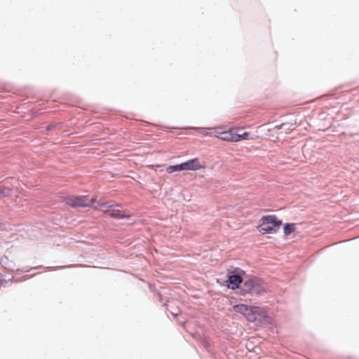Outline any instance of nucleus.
Segmentation results:
<instances>
[{
	"label": "nucleus",
	"mask_w": 359,
	"mask_h": 359,
	"mask_svg": "<svg viewBox=\"0 0 359 359\" xmlns=\"http://www.w3.org/2000/svg\"><path fill=\"white\" fill-rule=\"evenodd\" d=\"M239 289L241 294L243 296L247 294L261 295L266 292L263 281L258 278H250L245 280L243 285H241Z\"/></svg>",
	"instance_id": "obj_1"
},
{
	"label": "nucleus",
	"mask_w": 359,
	"mask_h": 359,
	"mask_svg": "<svg viewBox=\"0 0 359 359\" xmlns=\"http://www.w3.org/2000/svg\"><path fill=\"white\" fill-rule=\"evenodd\" d=\"M282 224V221L276 215H266L262 217L258 230L262 233H275Z\"/></svg>",
	"instance_id": "obj_2"
},
{
	"label": "nucleus",
	"mask_w": 359,
	"mask_h": 359,
	"mask_svg": "<svg viewBox=\"0 0 359 359\" xmlns=\"http://www.w3.org/2000/svg\"><path fill=\"white\" fill-rule=\"evenodd\" d=\"M245 271L239 268H235L233 270L228 271L225 285L231 290L239 289L243 283V275Z\"/></svg>",
	"instance_id": "obj_3"
},
{
	"label": "nucleus",
	"mask_w": 359,
	"mask_h": 359,
	"mask_svg": "<svg viewBox=\"0 0 359 359\" xmlns=\"http://www.w3.org/2000/svg\"><path fill=\"white\" fill-rule=\"evenodd\" d=\"M202 168L199 160L197 158L188 160L185 162L173 165H169L166 168L168 173H172L174 172L182 170H197Z\"/></svg>",
	"instance_id": "obj_4"
},
{
	"label": "nucleus",
	"mask_w": 359,
	"mask_h": 359,
	"mask_svg": "<svg viewBox=\"0 0 359 359\" xmlns=\"http://www.w3.org/2000/svg\"><path fill=\"white\" fill-rule=\"evenodd\" d=\"M67 204L72 208H85L91 206L95 202V198H88L87 196H77L67 197L65 199Z\"/></svg>",
	"instance_id": "obj_5"
},
{
	"label": "nucleus",
	"mask_w": 359,
	"mask_h": 359,
	"mask_svg": "<svg viewBox=\"0 0 359 359\" xmlns=\"http://www.w3.org/2000/svg\"><path fill=\"white\" fill-rule=\"evenodd\" d=\"M118 205H107V204L102 205V207H107L108 209L105 211V214L112 218L116 219H129L130 215L126 214L123 210L117 208Z\"/></svg>",
	"instance_id": "obj_6"
},
{
	"label": "nucleus",
	"mask_w": 359,
	"mask_h": 359,
	"mask_svg": "<svg viewBox=\"0 0 359 359\" xmlns=\"http://www.w3.org/2000/svg\"><path fill=\"white\" fill-rule=\"evenodd\" d=\"M250 310V314H252V319L249 320V322L261 323L263 320L268 318V315L266 311L264 310V309L262 307L251 306Z\"/></svg>",
	"instance_id": "obj_7"
},
{
	"label": "nucleus",
	"mask_w": 359,
	"mask_h": 359,
	"mask_svg": "<svg viewBox=\"0 0 359 359\" xmlns=\"http://www.w3.org/2000/svg\"><path fill=\"white\" fill-rule=\"evenodd\" d=\"M251 306H248L243 304H236L233 306V310L236 313H241L245 316L246 319L249 321V320L252 319V314H250L251 311Z\"/></svg>",
	"instance_id": "obj_8"
},
{
	"label": "nucleus",
	"mask_w": 359,
	"mask_h": 359,
	"mask_svg": "<svg viewBox=\"0 0 359 359\" xmlns=\"http://www.w3.org/2000/svg\"><path fill=\"white\" fill-rule=\"evenodd\" d=\"M217 137L222 140L229 142H237V140H238V137H237V136L235 137L234 129L233 128L229 129L227 131L220 133Z\"/></svg>",
	"instance_id": "obj_9"
},
{
	"label": "nucleus",
	"mask_w": 359,
	"mask_h": 359,
	"mask_svg": "<svg viewBox=\"0 0 359 359\" xmlns=\"http://www.w3.org/2000/svg\"><path fill=\"white\" fill-rule=\"evenodd\" d=\"M295 231V224L285 223L283 225V233L285 236H289Z\"/></svg>",
	"instance_id": "obj_10"
},
{
	"label": "nucleus",
	"mask_w": 359,
	"mask_h": 359,
	"mask_svg": "<svg viewBox=\"0 0 359 359\" xmlns=\"http://www.w3.org/2000/svg\"><path fill=\"white\" fill-rule=\"evenodd\" d=\"M11 194L12 190L10 188L0 186V198L8 197Z\"/></svg>",
	"instance_id": "obj_11"
},
{
	"label": "nucleus",
	"mask_w": 359,
	"mask_h": 359,
	"mask_svg": "<svg viewBox=\"0 0 359 359\" xmlns=\"http://www.w3.org/2000/svg\"><path fill=\"white\" fill-rule=\"evenodd\" d=\"M296 124V120H291L290 121H287L285 123H282V126H283V130H292L293 126Z\"/></svg>",
	"instance_id": "obj_12"
},
{
	"label": "nucleus",
	"mask_w": 359,
	"mask_h": 359,
	"mask_svg": "<svg viewBox=\"0 0 359 359\" xmlns=\"http://www.w3.org/2000/svg\"><path fill=\"white\" fill-rule=\"evenodd\" d=\"M234 135H235V137L236 136H237V137H238V140H237V142H239V141L243 140H247L248 137L249 135V133L248 132H244L243 133H237V131L234 130Z\"/></svg>",
	"instance_id": "obj_13"
},
{
	"label": "nucleus",
	"mask_w": 359,
	"mask_h": 359,
	"mask_svg": "<svg viewBox=\"0 0 359 359\" xmlns=\"http://www.w3.org/2000/svg\"><path fill=\"white\" fill-rule=\"evenodd\" d=\"M54 127H55V125H53V124H50V125H48V126H47V128H46V129H47V130H52Z\"/></svg>",
	"instance_id": "obj_14"
},
{
	"label": "nucleus",
	"mask_w": 359,
	"mask_h": 359,
	"mask_svg": "<svg viewBox=\"0 0 359 359\" xmlns=\"http://www.w3.org/2000/svg\"><path fill=\"white\" fill-rule=\"evenodd\" d=\"M275 128L276 129H278V130H280V129H283V126H282V123L280 124V125H277L275 126Z\"/></svg>",
	"instance_id": "obj_15"
},
{
	"label": "nucleus",
	"mask_w": 359,
	"mask_h": 359,
	"mask_svg": "<svg viewBox=\"0 0 359 359\" xmlns=\"http://www.w3.org/2000/svg\"><path fill=\"white\" fill-rule=\"evenodd\" d=\"M67 266H58L57 267V269H64V268H66Z\"/></svg>",
	"instance_id": "obj_16"
},
{
	"label": "nucleus",
	"mask_w": 359,
	"mask_h": 359,
	"mask_svg": "<svg viewBox=\"0 0 359 359\" xmlns=\"http://www.w3.org/2000/svg\"><path fill=\"white\" fill-rule=\"evenodd\" d=\"M172 315L174 317H177V314H176V313H172Z\"/></svg>",
	"instance_id": "obj_17"
},
{
	"label": "nucleus",
	"mask_w": 359,
	"mask_h": 359,
	"mask_svg": "<svg viewBox=\"0 0 359 359\" xmlns=\"http://www.w3.org/2000/svg\"><path fill=\"white\" fill-rule=\"evenodd\" d=\"M217 128H209L208 129L209 130H212V129H216Z\"/></svg>",
	"instance_id": "obj_18"
}]
</instances>
